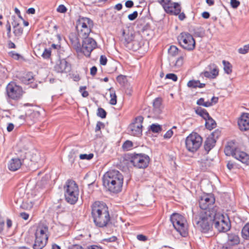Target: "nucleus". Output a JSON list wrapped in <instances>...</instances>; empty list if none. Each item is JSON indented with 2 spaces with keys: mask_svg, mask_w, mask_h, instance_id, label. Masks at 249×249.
Returning a JSON list of instances; mask_svg holds the SVG:
<instances>
[{
  "mask_svg": "<svg viewBox=\"0 0 249 249\" xmlns=\"http://www.w3.org/2000/svg\"><path fill=\"white\" fill-rule=\"evenodd\" d=\"M91 215L96 226L107 227L110 220L108 207L103 202L95 201L91 205Z\"/></svg>",
  "mask_w": 249,
  "mask_h": 249,
  "instance_id": "f257e3e1",
  "label": "nucleus"
},
{
  "mask_svg": "<svg viewBox=\"0 0 249 249\" xmlns=\"http://www.w3.org/2000/svg\"><path fill=\"white\" fill-rule=\"evenodd\" d=\"M124 181L122 174L118 170L107 172L103 178L104 186L110 192L117 193L121 191Z\"/></svg>",
  "mask_w": 249,
  "mask_h": 249,
  "instance_id": "f03ea898",
  "label": "nucleus"
},
{
  "mask_svg": "<svg viewBox=\"0 0 249 249\" xmlns=\"http://www.w3.org/2000/svg\"><path fill=\"white\" fill-rule=\"evenodd\" d=\"M214 209L212 210H201L195 218L197 227L204 233L209 232L212 228L214 217Z\"/></svg>",
  "mask_w": 249,
  "mask_h": 249,
  "instance_id": "7ed1b4c3",
  "label": "nucleus"
},
{
  "mask_svg": "<svg viewBox=\"0 0 249 249\" xmlns=\"http://www.w3.org/2000/svg\"><path fill=\"white\" fill-rule=\"evenodd\" d=\"M93 26V21L89 18L80 16L76 26L78 36L80 37H88Z\"/></svg>",
  "mask_w": 249,
  "mask_h": 249,
  "instance_id": "20e7f679",
  "label": "nucleus"
},
{
  "mask_svg": "<svg viewBox=\"0 0 249 249\" xmlns=\"http://www.w3.org/2000/svg\"><path fill=\"white\" fill-rule=\"evenodd\" d=\"M64 190L66 201L71 204H75L79 196L78 187L75 182L71 180H68Z\"/></svg>",
  "mask_w": 249,
  "mask_h": 249,
  "instance_id": "39448f33",
  "label": "nucleus"
},
{
  "mask_svg": "<svg viewBox=\"0 0 249 249\" xmlns=\"http://www.w3.org/2000/svg\"><path fill=\"white\" fill-rule=\"evenodd\" d=\"M202 142L201 137L198 134L193 132L186 138V148L189 152L194 153L199 148Z\"/></svg>",
  "mask_w": 249,
  "mask_h": 249,
  "instance_id": "423d86ee",
  "label": "nucleus"
},
{
  "mask_svg": "<svg viewBox=\"0 0 249 249\" xmlns=\"http://www.w3.org/2000/svg\"><path fill=\"white\" fill-rule=\"evenodd\" d=\"M170 220L176 231L185 237L187 234V228L184 217L178 213H174L171 215Z\"/></svg>",
  "mask_w": 249,
  "mask_h": 249,
  "instance_id": "0eeeda50",
  "label": "nucleus"
},
{
  "mask_svg": "<svg viewBox=\"0 0 249 249\" xmlns=\"http://www.w3.org/2000/svg\"><path fill=\"white\" fill-rule=\"evenodd\" d=\"M48 228L46 227L37 229L35 235L36 239L34 244V249H42L46 244L48 237L47 235Z\"/></svg>",
  "mask_w": 249,
  "mask_h": 249,
  "instance_id": "6e6552de",
  "label": "nucleus"
},
{
  "mask_svg": "<svg viewBox=\"0 0 249 249\" xmlns=\"http://www.w3.org/2000/svg\"><path fill=\"white\" fill-rule=\"evenodd\" d=\"M214 217L213 216V223L215 227L220 232H226L230 229V221L225 218L223 214L217 213L214 209Z\"/></svg>",
  "mask_w": 249,
  "mask_h": 249,
  "instance_id": "1a4fd4ad",
  "label": "nucleus"
},
{
  "mask_svg": "<svg viewBox=\"0 0 249 249\" xmlns=\"http://www.w3.org/2000/svg\"><path fill=\"white\" fill-rule=\"evenodd\" d=\"M180 45L188 51L193 50L195 48L196 42L192 36L187 32H182L178 37Z\"/></svg>",
  "mask_w": 249,
  "mask_h": 249,
  "instance_id": "9d476101",
  "label": "nucleus"
},
{
  "mask_svg": "<svg viewBox=\"0 0 249 249\" xmlns=\"http://www.w3.org/2000/svg\"><path fill=\"white\" fill-rule=\"evenodd\" d=\"M149 157L144 154H136L131 156L130 162L137 168L144 169L149 163Z\"/></svg>",
  "mask_w": 249,
  "mask_h": 249,
  "instance_id": "9b49d317",
  "label": "nucleus"
},
{
  "mask_svg": "<svg viewBox=\"0 0 249 249\" xmlns=\"http://www.w3.org/2000/svg\"><path fill=\"white\" fill-rule=\"evenodd\" d=\"M167 14L177 16L181 12V7L178 2H174L171 0H158Z\"/></svg>",
  "mask_w": 249,
  "mask_h": 249,
  "instance_id": "f8f14e48",
  "label": "nucleus"
},
{
  "mask_svg": "<svg viewBox=\"0 0 249 249\" xmlns=\"http://www.w3.org/2000/svg\"><path fill=\"white\" fill-rule=\"evenodd\" d=\"M143 121V118L142 116H139L136 117L128 126V134L133 136L140 137L142 135Z\"/></svg>",
  "mask_w": 249,
  "mask_h": 249,
  "instance_id": "ddd939ff",
  "label": "nucleus"
},
{
  "mask_svg": "<svg viewBox=\"0 0 249 249\" xmlns=\"http://www.w3.org/2000/svg\"><path fill=\"white\" fill-rule=\"evenodd\" d=\"M83 39L82 45L81 46V51L80 53H83L84 55L89 57L91 52L96 47V42L90 37H81Z\"/></svg>",
  "mask_w": 249,
  "mask_h": 249,
  "instance_id": "4468645a",
  "label": "nucleus"
},
{
  "mask_svg": "<svg viewBox=\"0 0 249 249\" xmlns=\"http://www.w3.org/2000/svg\"><path fill=\"white\" fill-rule=\"evenodd\" d=\"M214 202L215 198L212 195H204L199 200V207L202 210H212V209H215L217 211V208L213 207Z\"/></svg>",
  "mask_w": 249,
  "mask_h": 249,
  "instance_id": "2eb2a0df",
  "label": "nucleus"
},
{
  "mask_svg": "<svg viewBox=\"0 0 249 249\" xmlns=\"http://www.w3.org/2000/svg\"><path fill=\"white\" fill-rule=\"evenodd\" d=\"M6 92L8 96L14 100L20 98L23 93L22 88L14 83H9L6 87Z\"/></svg>",
  "mask_w": 249,
  "mask_h": 249,
  "instance_id": "dca6fc26",
  "label": "nucleus"
},
{
  "mask_svg": "<svg viewBox=\"0 0 249 249\" xmlns=\"http://www.w3.org/2000/svg\"><path fill=\"white\" fill-rule=\"evenodd\" d=\"M219 74V70L216 65L211 64L206 68V70L201 73L205 77L210 79L215 78Z\"/></svg>",
  "mask_w": 249,
  "mask_h": 249,
  "instance_id": "f3484780",
  "label": "nucleus"
},
{
  "mask_svg": "<svg viewBox=\"0 0 249 249\" xmlns=\"http://www.w3.org/2000/svg\"><path fill=\"white\" fill-rule=\"evenodd\" d=\"M239 129L242 131L249 129V113H243L238 121Z\"/></svg>",
  "mask_w": 249,
  "mask_h": 249,
  "instance_id": "a211bd4d",
  "label": "nucleus"
},
{
  "mask_svg": "<svg viewBox=\"0 0 249 249\" xmlns=\"http://www.w3.org/2000/svg\"><path fill=\"white\" fill-rule=\"evenodd\" d=\"M143 44V40L142 36L140 35L137 34L131 43L127 46V48L135 51L141 48Z\"/></svg>",
  "mask_w": 249,
  "mask_h": 249,
  "instance_id": "6ab92c4d",
  "label": "nucleus"
},
{
  "mask_svg": "<svg viewBox=\"0 0 249 249\" xmlns=\"http://www.w3.org/2000/svg\"><path fill=\"white\" fill-rule=\"evenodd\" d=\"M69 39L73 47L77 53H80L81 51V45L79 39L77 35L75 33H71L69 35Z\"/></svg>",
  "mask_w": 249,
  "mask_h": 249,
  "instance_id": "aec40b11",
  "label": "nucleus"
},
{
  "mask_svg": "<svg viewBox=\"0 0 249 249\" xmlns=\"http://www.w3.org/2000/svg\"><path fill=\"white\" fill-rule=\"evenodd\" d=\"M234 158L246 165H249V155L239 150L236 151Z\"/></svg>",
  "mask_w": 249,
  "mask_h": 249,
  "instance_id": "412c9836",
  "label": "nucleus"
},
{
  "mask_svg": "<svg viewBox=\"0 0 249 249\" xmlns=\"http://www.w3.org/2000/svg\"><path fill=\"white\" fill-rule=\"evenodd\" d=\"M238 151L236 148L235 142L233 141L229 142L224 149V152L227 156H232L234 157L236 151Z\"/></svg>",
  "mask_w": 249,
  "mask_h": 249,
  "instance_id": "4be33fe9",
  "label": "nucleus"
},
{
  "mask_svg": "<svg viewBox=\"0 0 249 249\" xmlns=\"http://www.w3.org/2000/svg\"><path fill=\"white\" fill-rule=\"evenodd\" d=\"M136 35L137 34H134L132 31H130L129 30L123 32V41L126 48L131 43Z\"/></svg>",
  "mask_w": 249,
  "mask_h": 249,
  "instance_id": "5701e85b",
  "label": "nucleus"
},
{
  "mask_svg": "<svg viewBox=\"0 0 249 249\" xmlns=\"http://www.w3.org/2000/svg\"><path fill=\"white\" fill-rule=\"evenodd\" d=\"M54 68L58 72H63L69 71V64L65 59L60 60L56 64Z\"/></svg>",
  "mask_w": 249,
  "mask_h": 249,
  "instance_id": "b1692460",
  "label": "nucleus"
},
{
  "mask_svg": "<svg viewBox=\"0 0 249 249\" xmlns=\"http://www.w3.org/2000/svg\"><path fill=\"white\" fill-rule=\"evenodd\" d=\"M21 165L20 160L18 158L11 159L8 164L10 170L15 171L18 169Z\"/></svg>",
  "mask_w": 249,
  "mask_h": 249,
  "instance_id": "393cba45",
  "label": "nucleus"
},
{
  "mask_svg": "<svg viewBox=\"0 0 249 249\" xmlns=\"http://www.w3.org/2000/svg\"><path fill=\"white\" fill-rule=\"evenodd\" d=\"M228 244L233 246L237 245L240 242L239 237L238 235L233 233H230L228 234Z\"/></svg>",
  "mask_w": 249,
  "mask_h": 249,
  "instance_id": "a878e982",
  "label": "nucleus"
},
{
  "mask_svg": "<svg viewBox=\"0 0 249 249\" xmlns=\"http://www.w3.org/2000/svg\"><path fill=\"white\" fill-rule=\"evenodd\" d=\"M13 26V33L17 38H19L23 34V28L19 26L18 23L14 21L12 23Z\"/></svg>",
  "mask_w": 249,
  "mask_h": 249,
  "instance_id": "bb28decb",
  "label": "nucleus"
},
{
  "mask_svg": "<svg viewBox=\"0 0 249 249\" xmlns=\"http://www.w3.org/2000/svg\"><path fill=\"white\" fill-rule=\"evenodd\" d=\"M216 140H214V138H212L210 136L207 138L204 143L205 150L209 152L210 151L215 145Z\"/></svg>",
  "mask_w": 249,
  "mask_h": 249,
  "instance_id": "cd10ccee",
  "label": "nucleus"
},
{
  "mask_svg": "<svg viewBox=\"0 0 249 249\" xmlns=\"http://www.w3.org/2000/svg\"><path fill=\"white\" fill-rule=\"evenodd\" d=\"M154 111L156 114H159L161 111V99L159 98L155 99L153 101Z\"/></svg>",
  "mask_w": 249,
  "mask_h": 249,
  "instance_id": "c85d7f7f",
  "label": "nucleus"
},
{
  "mask_svg": "<svg viewBox=\"0 0 249 249\" xmlns=\"http://www.w3.org/2000/svg\"><path fill=\"white\" fill-rule=\"evenodd\" d=\"M187 86L192 88H202L205 87V84L201 83L199 80H190L188 82Z\"/></svg>",
  "mask_w": 249,
  "mask_h": 249,
  "instance_id": "c756f323",
  "label": "nucleus"
},
{
  "mask_svg": "<svg viewBox=\"0 0 249 249\" xmlns=\"http://www.w3.org/2000/svg\"><path fill=\"white\" fill-rule=\"evenodd\" d=\"M216 124L210 116L205 120V126L207 128L211 130L216 127Z\"/></svg>",
  "mask_w": 249,
  "mask_h": 249,
  "instance_id": "7c9ffc66",
  "label": "nucleus"
},
{
  "mask_svg": "<svg viewBox=\"0 0 249 249\" xmlns=\"http://www.w3.org/2000/svg\"><path fill=\"white\" fill-rule=\"evenodd\" d=\"M196 112L197 114L201 116L205 120L210 116L207 110L201 107H198L196 110Z\"/></svg>",
  "mask_w": 249,
  "mask_h": 249,
  "instance_id": "2f4dec72",
  "label": "nucleus"
},
{
  "mask_svg": "<svg viewBox=\"0 0 249 249\" xmlns=\"http://www.w3.org/2000/svg\"><path fill=\"white\" fill-rule=\"evenodd\" d=\"M21 80L23 83L25 84H28L30 83H32L33 81V76L32 73L31 72L27 73L24 76H23L21 78Z\"/></svg>",
  "mask_w": 249,
  "mask_h": 249,
  "instance_id": "473e14b6",
  "label": "nucleus"
},
{
  "mask_svg": "<svg viewBox=\"0 0 249 249\" xmlns=\"http://www.w3.org/2000/svg\"><path fill=\"white\" fill-rule=\"evenodd\" d=\"M222 63L224 65V70L225 73L228 74L231 73L232 72L231 65L229 62L225 60H223Z\"/></svg>",
  "mask_w": 249,
  "mask_h": 249,
  "instance_id": "72a5a7b5",
  "label": "nucleus"
},
{
  "mask_svg": "<svg viewBox=\"0 0 249 249\" xmlns=\"http://www.w3.org/2000/svg\"><path fill=\"white\" fill-rule=\"evenodd\" d=\"M109 90L110 91L109 103L112 105H115L117 103V96L115 92L112 88L109 89Z\"/></svg>",
  "mask_w": 249,
  "mask_h": 249,
  "instance_id": "f704fd0d",
  "label": "nucleus"
},
{
  "mask_svg": "<svg viewBox=\"0 0 249 249\" xmlns=\"http://www.w3.org/2000/svg\"><path fill=\"white\" fill-rule=\"evenodd\" d=\"M242 235L244 238L249 239V223L246 224L243 228Z\"/></svg>",
  "mask_w": 249,
  "mask_h": 249,
  "instance_id": "c9c22d12",
  "label": "nucleus"
},
{
  "mask_svg": "<svg viewBox=\"0 0 249 249\" xmlns=\"http://www.w3.org/2000/svg\"><path fill=\"white\" fill-rule=\"evenodd\" d=\"M178 49L175 46H171L168 49V53L172 56H176L178 54Z\"/></svg>",
  "mask_w": 249,
  "mask_h": 249,
  "instance_id": "e433bc0d",
  "label": "nucleus"
},
{
  "mask_svg": "<svg viewBox=\"0 0 249 249\" xmlns=\"http://www.w3.org/2000/svg\"><path fill=\"white\" fill-rule=\"evenodd\" d=\"M196 104L199 106H203L205 107H209L212 106V103L209 101H205L204 99L201 98L197 101Z\"/></svg>",
  "mask_w": 249,
  "mask_h": 249,
  "instance_id": "4c0bfd02",
  "label": "nucleus"
},
{
  "mask_svg": "<svg viewBox=\"0 0 249 249\" xmlns=\"http://www.w3.org/2000/svg\"><path fill=\"white\" fill-rule=\"evenodd\" d=\"M133 146V143L131 141H126L123 144L122 148L124 150L128 151L131 149Z\"/></svg>",
  "mask_w": 249,
  "mask_h": 249,
  "instance_id": "58836bf2",
  "label": "nucleus"
},
{
  "mask_svg": "<svg viewBox=\"0 0 249 249\" xmlns=\"http://www.w3.org/2000/svg\"><path fill=\"white\" fill-rule=\"evenodd\" d=\"M150 130L154 133H158L161 130V128L159 124H152L150 125Z\"/></svg>",
  "mask_w": 249,
  "mask_h": 249,
  "instance_id": "ea45409f",
  "label": "nucleus"
},
{
  "mask_svg": "<svg viewBox=\"0 0 249 249\" xmlns=\"http://www.w3.org/2000/svg\"><path fill=\"white\" fill-rule=\"evenodd\" d=\"M51 54V50L50 49H45L41 56L44 59H48L50 58Z\"/></svg>",
  "mask_w": 249,
  "mask_h": 249,
  "instance_id": "a19ab883",
  "label": "nucleus"
},
{
  "mask_svg": "<svg viewBox=\"0 0 249 249\" xmlns=\"http://www.w3.org/2000/svg\"><path fill=\"white\" fill-rule=\"evenodd\" d=\"M194 34L196 36L201 37L204 34V31L202 28L199 27L195 29Z\"/></svg>",
  "mask_w": 249,
  "mask_h": 249,
  "instance_id": "79ce46f5",
  "label": "nucleus"
},
{
  "mask_svg": "<svg viewBox=\"0 0 249 249\" xmlns=\"http://www.w3.org/2000/svg\"><path fill=\"white\" fill-rule=\"evenodd\" d=\"M249 51V44L244 45L243 47L238 49V52L241 54H246Z\"/></svg>",
  "mask_w": 249,
  "mask_h": 249,
  "instance_id": "37998d69",
  "label": "nucleus"
},
{
  "mask_svg": "<svg viewBox=\"0 0 249 249\" xmlns=\"http://www.w3.org/2000/svg\"><path fill=\"white\" fill-rule=\"evenodd\" d=\"M221 135V131L218 130L216 129L215 131H214L213 132H212V134L210 137L212 138H214V140H216L219 138V137Z\"/></svg>",
  "mask_w": 249,
  "mask_h": 249,
  "instance_id": "c03bdc74",
  "label": "nucleus"
},
{
  "mask_svg": "<svg viewBox=\"0 0 249 249\" xmlns=\"http://www.w3.org/2000/svg\"><path fill=\"white\" fill-rule=\"evenodd\" d=\"M97 115L98 116L101 117V118H105L106 117L107 113L103 108H99Z\"/></svg>",
  "mask_w": 249,
  "mask_h": 249,
  "instance_id": "a18cd8bd",
  "label": "nucleus"
},
{
  "mask_svg": "<svg viewBox=\"0 0 249 249\" xmlns=\"http://www.w3.org/2000/svg\"><path fill=\"white\" fill-rule=\"evenodd\" d=\"M93 157V154H81L79 156V158L81 160H90Z\"/></svg>",
  "mask_w": 249,
  "mask_h": 249,
  "instance_id": "49530a36",
  "label": "nucleus"
},
{
  "mask_svg": "<svg viewBox=\"0 0 249 249\" xmlns=\"http://www.w3.org/2000/svg\"><path fill=\"white\" fill-rule=\"evenodd\" d=\"M183 63V57L182 56H180L176 60L175 66L177 67H180L182 66Z\"/></svg>",
  "mask_w": 249,
  "mask_h": 249,
  "instance_id": "de8ad7c7",
  "label": "nucleus"
},
{
  "mask_svg": "<svg viewBox=\"0 0 249 249\" xmlns=\"http://www.w3.org/2000/svg\"><path fill=\"white\" fill-rule=\"evenodd\" d=\"M67 8L63 4L59 5L57 8V11L60 13H65L67 12Z\"/></svg>",
  "mask_w": 249,
  "mask_h": 249,
  "instance_id": "09e8293b",
  "label": "nucleus"
},
{
  "mask_svg": "<svg viewBox=\"0 0 249 249\" xmlns=\"http://www.w3.org/2000/svg\"><path fill=\"white\" fill-rule=\"evenodd\" d=\"M166 78L172 80L173 81H177L178 80L177 76L174 73H168L166 75Z\"/></svg>",
  "mask_w": 249,
  "mask_h": 249,
  "instance_id": "8fccbe9b",
  "label": "nucleus"
},
{
  "mask_svg": "<svg viewBox=\"0 0 249 249\" xmlns=\"http://www.w3.org/2000/svg\"><path fill=\"white\" fill-rule=\"evenodd\" d=\"M138 14L137 11H135L133 13L129 14L128 16V18L132 21L135 20L138 17Z\"/></svg>",
  "mask_w": 249,
  "mask_h": 249,
  "instance_id": "3c124183",
  "label": "nucleus"
},
{
  "mask_svg": "<svg viewBox=\"0 0 249 249\" xmlns=\"http://www.w3.org/2000/svg\"><path fill=\"white\" fill-rule=\"evenodd\" d=\"M6 28L7 30V35L8 38H10L11 37V27L10 24L8 21H7V23L6 24Z\"/></svg>",
  "mask_w": 249,
  "mask_h": 249,
  "instance_id": "603ef678",
  "label": "nucleus"
},
{
  "mask_svg": "<svg viewBox=\"0 0 249 249\" xmlns=\"http://www.w3.org/2000/svg\"><path fill=\"white\" fill-rule=\"evenodd\" d=\"M107 58L105 55H102L100 58V63L101 65L105 66L107 63Z\"/></svg>",
  "mask_w": 249,
  "mask_h": 249,
  "instance_id": "864d4df0",
  "label": "nucleus"
},
{
  "mask_svg": "<svg viewBox=\"0 0 249 249\" xmlns=\"http://www.w3.org/2000/svg\"><path fill=\"white\" fill-rule=\"evenodd\" d=\"M86 87H81L80 88V91L82 93V95L83 97H87L89 95V93L87 91L85 90Z\"/></svg>",
  "mask_w": 249,
  "mask_h": 249,
  "instance_id": "5fc2aeb1",
  "label": "nucleus"
},
{
  "mask_svg": "<svg viewBox=\"0 0 249 249\" xmlns=\"http://www.w3.org/2000/svg\"><path fill=\"white\" fill-rule=\"evenodd\" d=\"M231 6L233 8H237L240 5V2L238 0H231Z\"/></svg>",
  "mask_w": 249,
  "mask_h": 249,
  "instance_id": "6e6d98bb",
  "label": "nucleus"
},
{
  "mask_svg": "<svg viewBox=\"0 0 249 249\" xmlns=\"http://www.w3.org/2000/svg\"><path fill=\"white\" fill-rule=\"evenodd\" d=\"M173 131L172 129L168 130L164 135L165 139H170L173 135Z\"/></svg>",
  "mask_w": 249,
  "mask_h": 249,
  "instance_id": "4d7b16f0",
  "label": "nucleus"
},
{
  "mask_svg": "<svg viewBox=\"0 0 249 249\" xmlns=\"http://www.w3.org/2000/svg\"><path fill=\"white\" fill-rule=\"evenodd\" d=\"M137 238L139 241H146L147 240V236L143 235V234H138L137 236Z\"/></svg>",
  "mask_w": 249,
  "mask_h": 249,
  "instance_id": "13d9d810",
  "label": "nucleus"
},
{
  "mask_svg": "<svg viewBox=\"0 0 249 249\" xmlns=\"http://www.w3.org/2000/svg\"><path fill=\"white\" fill-rule=\"evenodd\" d=\"M69 249H85L82 246L78 244H73L70 246Z\"/></svg>",
  "mask_w": 249,
  "mask_h": 249,
  "instance_id": "bf43d9fd",
  "label": "nucleus"
},
{
  "mask_svg": "<svg viewBox=\"0 0 249 249\" xmlns=\"http://www.w3.org/2000/svg\"><path fill=\"white\" fill-rule=\"evenodd\" d=\"M117 240V237L116 236H113L108 238H106L104 239V241L107 242H115Z\"/></svg>",
  "mask_w": 249,
  "mask_h": 249,
  "instance_id": "052dcab7",
  "label": "nucleus"
},
{
  "mask_svg": "<svg viewBox=\"0 0 249 249\" xmlns=\"http://www.w3.org/2000/svg\"><path fill=\"white\" fill-rule=\"evenodd\" d=\"M133 5V2L132 0H127L125 3V6L127 8H131Z\"/></svg>",
  "mask_w": 249,
  "mask_h": 249,
  "instance_id": "680f3d73",
  "label": "nucleus"
},
{
  "mask_svg": "<svg viewBox=\"0 0 249 249\" xmlns=\"http://www.w3.org/2000/svg\"><path fill=\"white\" fill-rule=\"evenodd\" d=\"M4 226V221L0 217V233L3 231Z\"/></svg>",
  "mask_w": 249,
  "mask_h": 249,
  "instance_id": "e2e57ef3",
  "label": "nucleus"
},
{
  "mask_svg": "<svg viewBox=\"0 0 249 249\" xmlns=\"http://www.w3.org/2000/svg\"><path fill=\"white\" fill-rule=\"evenodd\" d=\"M14 128V125L12 123H9L7 126V130L8 132L12 131Z\"/></svg>",
  "mask_w": 249,
  "mask_h": 249,
  "instance_id": "0e129e2a",
  "label": "nucleus"
},
{
  "mask_svg": "<svg viewBox=\"0 0 249 249\" xmlns=\"http://www.w3.org/2000/svg\"><path fill=\"white\" fill-rule=\"evenodd\" d=\"M97 71V68L95 66H93L90 69V74L92 75H94L96 73Z\"/></svg>",
  "mask_w": 249,
  "mask_h": 249,
  "instance_id": "69168bd1",
  "label": "nucleus"
},
{
  "mask_svg": "<svg viewBox=\"0 0 249 249\" xmlns=\"http://www.w3.org/2000/svg\"><path fill=\"white\" fill-rule=\"evenodd\" d=\"M20 216L24 220H27L29 218V214L25 213H20Z\"/></svg>",
  "mask_w": 249,
  "mask_h": 249,
  "instance_id": "338daca9",
  "label": "nucleus"
},
{
  "mask_svg": "<svg viewBox=\"0 0 249 249\" xmlns=\"http://www.w3.org/2000/svg\"><path fill=\"white\" fill-rule=\"evenodd\" d=\"M88 249H103L101 247L96 246V245H92L89 246L88 248Z\"/></svg>",
  "mask_w": 249,
  "mask_h": 249,
  "instance_id": "774afa93",
  "label": "nucleus"
}]
</instances>
